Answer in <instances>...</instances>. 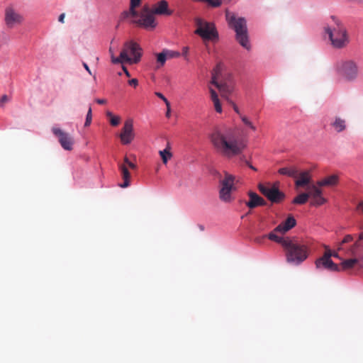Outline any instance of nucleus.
I'll return each mask as SVG.
<instances>
[{
    "label": "nucleus",
    "instance_id": "1",
    "mask_svg": "<svg viewBox=\"0 0 363 363\" xmlns=\"http://www.w3.org/2000/svg\"><path fill=\"white\" fill-rule=\"evenodd\" d=\"M213 144L216 150L226 158L238 156L242 164L247 160L243 154L247 147L244 138L231 128L216 132Z\"/></svg>",
    "mask_w": 363,
    "mask_h": 363
},
{
    "label": "nucleus",
    "instance_id": "2",
    "mask_svg": "<svg viewBox=\"0 0 363 363\" xmlns=\"http://www.w3.org/2000/svg\"><path fill=\"white\" fill-rule=\"evenodd\" d=\"M264 238L281 245L286 252V262L293 266L301 264L308 257V252L303 245L294 242L288 237L277 235L274 230L264 235Z\"/></svg>",
    "mask_w": 363,
    "mask_h": 363
},
{
    "label": "nucleus",
    "instance_id": "3",
    "mask_svg": "<svg viewBox=\"0 0 363 363\" xmlns=\"http://www.w3.org/2000/svg\"><path fill=\"white\" fill-rule=\"evenodd\" d=\"M225 20L229 28L235 32V41L243 49L250 51L252 45L246 18L243 16H239L235 13L227 11Z\"/></svg>",
    "mask_w": 363,
    "mask_h": 363
},
{
    "label": "nucleus",
    "instance_id": "4",
    "mask_svg": "<svg viewBox=\"0 0 363 363\" xmlns=\"http://www.w3.org/2000/svg\"><path fill=\"white\" fill-rule=\"evenodd\" d=\"M195 33L204 42L217 43L220 40V35L215 23L208 21L199 20Z\"/></svg>",
    "mask_w": 363,
    "mask_h": 363
},
{
    "label": "nucleus",
    "instance_id": "5",
    "mask_svg": "<svg viewBox=\"0 0 363 363\" xmlns=\"http://www.w3.org/2000/svg\"><path fill=\"white\" fill-rule=\"evenodd\" d=\"M325 35H328V38L334 48H343L349 42L347 32L344 28H332L328 25L324 27V37Z\"/></svg>",
    "mask_w": 363,
    "mask_h": 363
},
{
    "label": "nucleus",
    "instance_id": "6",
    "mask_svg": "<svg viewBox=\"0 0 363 363\" xmlns=\"http://www.w3.org/2000/svg\"><path fill=\"white\" fill-rule=\"evenodd\" d=\"M336 72L340 77L348 82L354 81L358 73V67L352 60L337 62L335 65Z\"/></svg>",
    "mask_w": 363,
    "mask_h": 363
},
{
    "label": "nucleus",
    "instance_id": "7",
    "mask_svg": "<svg viewBox=\"0 0 363 363\" xmlns=\"http://www.w3.org/2000/svg\"><path fill=\"white\" fill-rule=\"evenodd\" d=\"M52 133L58 139L63 150L71 151L73 149L74 140L68 133L59 127H52Z\"/></svg>",
    "mask_w": 363,
    "mask_h": 363
},
{
    "label": "nucleus",
    "instance_id": "8",
    "mask_svg": "<svg viewBox=\"0 0 363 363\" xmlns=\"http://www.w3.org/2000/svg\"><path fill=\"white\" fill-rule=\"evenodd\" d=\"M135 133L133 126V120L127 119L123 125L122 131L119 135L121 143L124 145H130L134 140Z\"/></svg>",
    "mask_w": 363,
    "mask_h": 363
},
{
    "label": "nucleus",
    "instance_id": "9",
    "mask_svg": "<svg viewBox=\"0 0 363 363\" xmlns=\"http://www.w3.org/2000/svg\"><path fill=\"white\" fill-rule=\"evenodd\" d=\"M123 48L128 51V55L132 57L133 64L140 62L143 52L139 43L133 40H129L124 43Z\"/></svg>",
    "mask_w": 363,
    "mask_h": 363
},
{
    "label": "nucleus",
    "instance_id": "10",
    "mask_svg": "<svg viewBox=\"0 0 363 363\" xmlns=\"http://www.w3.org/2000/svg\"><path fill=\"white\" fill-rule=\"evenodd\" d=\"M259 190L272 203H279L286 199V194L277 186H262Z\"/></svg>",
    "mask_w": 363,
    "mask_h": 363
},
{
    "label": "nucleus",
    "instance_id": "11",
    "mask_svg": "<svg viewBox=\"0 0 363 363\" xmlns=\"http://www.w3.org/2000/svg\"><path fill=\"white\" fill-rule=\"evenodd\" d=\"M220 188L219 189V198L222 201L230 203L233 201L232 192L236 191L237 187L235 184L227 182V181H220Z\"/></svg>",
    "mask_w": 363,
    "mask_h": 363
},
{
    "label": "nucleus",
    "instance_id": "12",
    "mask_svg": "<svg viewBox=\"0 0 363 363\" xmlns=\"http://www.w3.org/2000/svg\"><path fill=\"white\" fill-rule=\"evenodd\" d=\"M331 257V254H325L318 258L315 262L316 269H319L323 268L330 272H338L340 268L337 264L333 261Z\"/></svg>",
    "mask_w": 363,
    "mask_h": 363
},
{
    "label": "nucleus",
    "instance_id": "13",
    "mask_svg": "<svg viewBox=\"0 0 363 363\" xmlns=\"http://www.w3.org/2000/svg\"><path fill=\"white\" fill-rule=\"evenodd\" d=\"M146 15H142L137 21V23L146 30H152L155 29L158 23L154 16V14L149 10Z\"/></svg>",
    "mask_w": 363,
    "mask_h": 363
},
{
    "label": "nucleus",
    "instance_id": "14",
    "mask_svg": "<svg viewBox=\"0 0 363 363\" xmlns=\"http://www.w3.org/2000/svg\"><path fill=\"white\" fill-rule=\"evenodd\" d=\"M309 197H312L314 200V204L317 206H322L327 202V199L323 196V190L320 186L315 185L311 186V191L308 193Z\"/></svg>",
    "mask_w": 363,
    "mask_h": 363
},
{
    "label": "nucleus",
    "instance_id": "15",
    "mask_svg": "<svg viewBox=\"0 0 363 363\" xmlns=\"http://www.w3.org/2000/svg\"><path fill=\"white\" fill-rule=\"evenodd\" d=\"M22 21L23 17L13 9H10L6 11L5 23L8 27L11 28L15 24L21 23Z\"/></svg>",
    "mask_w": 363,
    "mask_h": 363
},
{
    "label": "nucleus",
    "instance_id": "16",
    "mask_svg": "<svg viewBox=\"0 0 363 363\" xmlns=\"http://www.w3.org/2000/svg\"><path fill=\"white\" fill-rule=\"evenodd\" d=\"M154 15H162L169 16L173 13L172 10L169 8L168 3L166 0H160L157 6L150 11Z\"/></svg>",
    "mask_w": 363,
    "mask_h": 363
},
{
    "label": "nucleus",
    "instance_id": "17",
    "mask_svg": "<svg viewBox=\"0 0 363 363\" xmlns=\"http://www.w3.org/2000/svg\"><path fill=\"white\" fill-rule=\"evenodd\" d=\"M250 200L246 202V206L250 208H255L258 206H263L265 205L264 200L261 198L257 193L250 191L249 193Z\"/></svg>",
    "mask_w": 363,
    "mask_h": 363
},
{
    "label": "nucleus",
    "instance_id": "18",
    "mask_svg": "<svg viewBox=\"0 0 363 363\" xmlns=\"http://www.w3.org/2000/svg\"><path fill=\"white\" fill-rule=\"evenodd\" d=\"M342 264L345 269H350L353 267H362L363 261L362 259L359 257H352L344 259L342 262Z\"/></svg>",
    "mask_w": 363,
    "mask_h": 363
},
{
    "label": "nucleus",
    "instance_id": "19",
    "mask_svg": "<svg viewBox=\"0 0 363 363\" xmlns=\"http://www.w3.org/2000/svg\"><path fill=\"white\" fill-rule=\"evenodd\" d=\"M298 177H300V178L295 181L296 186H303L310 184L311 177L307 171H299Z\"/></svg>",
    "mask_w": 363,
    "mask_h": 363
},
{
    "label": "nucleus",
    "instance_id": "20",
    "mask_svg": "<svg viewBox=\"0 0 363 363\" xmlns=\"http://www.w3.org/2000/svg\"><path fill=\"white\" fill-rule=\"evenodd\" d=\"M338 177L335 174L330 175L326 179L318 181L317 185L319 186H337L338 184Z\"/></svg>",
    "mask_w": 363,
    "mask_h": 363
},
{
    "label": "nucleus",
    "instance_id": "21",
    "mask_svg": "<svg viewBox=\"0 0 363 363\" xmlns=\"http://www.w3.org/2000/svg\"><path fill=\"white\" fill-rule=\"evenodd\" d=\"M159 155L162 160V162L164 164H167L173 156L171 152V147L169 143H167L165 148L159 151Z\"/></svg>",
    "mask_w": 363,
    "mask_h": 363
},
{
    "label": "nucleus",
    "instance_id": "22",
    "mask_svg": "<svg viewBox=\"0 0 363 363\" xmlns=\"http://www.w3.org/2000/svg\"><path fill=\"white\" fill-rule=\"evenodd\" d=\"M280 174L291 177L296 178L299 174V170L296 167H282L279 169Z\"/></svg>",
    "mask_w": 363,
    "mask_h": 363
},
{
    "label": "nucleus",
    "instance_id": "23",
    "mask_svg": "<svg viewBox=\"0 0 363 363\" xmlns=\"http://www.w3.org/2000/svg\"><path fill=\"white\" fill-rule=\"evenodd\" d=\"M168 56L167 55V52H165V50L163 49L162 52L157 54V63L158 65V67H162L166 63L167 60H168Z\"/></svg>",
    "mask_w": 363,
    "mask_h": 363
},
{
    "label": "nucleus",
    "instance_id": "24",
    "mask_svg": "<svg viewBox=\"0 0 363 363\" xmlns=\"http://www.w3.org/2000/svg\"><path fill=\"white\" fill-rule=\"evenodd\" d=\"M308 198H309V194L301 193L294 199L293 203H294L296 204L302 205V204H304L306 203Z\"/></svg>",
    "mask_w": 363,
    "mask_h": 363
},
{
    "label": "nucleus",
    "instance_id": "25",
    "mask_svg": "<svg viewBox=\"0 0 363 363\" xmlns=\"http://www.w3.org/2000/svg\"><path fill=\"white\" fill-rule=\"evenodd\" d=\"M282 224L285 228V232H288L296 226V220L293 216H290Z\"/></svg>",
    "mask_w": 363,
    "mask_h": 363
},
{
    "label": "nucleus",
    "instance_id": "26",
    "mask_svg": "<svg viewBox=\"0 0 363 363\" xmlns=\"http://www.w3.org/2000/svg\"><path fill=\"white\" fill-rule=\"evenodd\" d=\"M333 125L336 128L338 133L343 131L346 128L345 121L340 119V118H337L335 120Z\"/></svg>",
    "mask_w": 363,
    "mask_h": 363
},
{
    "label": "nucleus",
    "instance_id": "27",
    "mask_svg": "<svg viewBox=\"0 0 363 363\" xmlns=\"http://www.w3.org/2000/svg\"><path fill=\"white\" fill-rule=\"evenodd\" d=\"M119 58L121 59V62L125 61L127 62L133 63V62H132V57L128 55V51L124 48L123 50L120 52Z\"/></svg>",
    "mask_w": 363,
    "mask_h": 363
},
{
    "label": "nucleus",
    "instance_id": "28",
    "mask_svg": "<svg viewBox=\"0 0 363 363\" xmlns=\"http://www.w3.org/2000/svg\"><path fill=\"white\" fill-rule=\"evenodd\" d=\"M91 121H92V109H91V106H89V110H88V111L86 113V115L84 126L85 128L89 127L91 125Z\"/></svg>",
    "mask_w": 363,
    "mask_h": 363
},
{
    "label": "nucleus",
    "instance_id": "29",
    "mask_svg": "<svg viewBox=\"0 0 363 363\" xmlns=\"http://www.w3.org/2000/svg\"><path fill=\"white\" fill-rule=\"evenodd\" d=\"M119 169L121 174L122 179H130V173L126 167L122 164H119Z\"/></svg>",
    "mask_w": 363,
    "mask_h": 363
},
{
    "label": "nucleus",
    "instance_id": "30",
    "mask_svg": "<svg viewBox=\"0 0 363 363\" xmlns=\"http://www.w3.org/2000/svg\"><path fill=\"white\" fill-rule=\"evenodd\" d=\"M169 59L181 57V52L177 50H172L164 48Z\"/></svg>",
    "mask_w": 363,
    "mask_h": 363
},
{
    "label": "nucleus",
    "instance_id": "31",
    "mask_svg": "<svg viewBox=\"0 0 363 363\" xmlns=\"http://www.w3.org/2000/svg\"><path fill=\"white\" fill-rule=\"evenodd\" d=\"M189 51H190V48L189 46H184L182 49V52H181V56H182L184 57V59L186 61V62H190V59H189Z\"/></svg>",
    "mask_w": 363,
    "mask_h": 363
},
{
    "label": "nucleus",
    "instance_id": "32",
    "mask_svg": "<svg viewBox=\"0 0 363 363\" xmlns=\"http://www.w3.org/2000/svg\"><path fill=\"white\" fill-rule=\"evenodd\" d=\"M109 115L111 116V124L113 126H118L121 122V118L119 116L113 115L111 113H109Z\"/></svg>",
    "mask_w": 363,
    "mask_h": 363
},
{
    "label": "nucleus",
    "instance_id": "33",
    "mask_svg": "<svg viewBox=\"0 0 363 363\" xmlns=\"http://www.w3.org/2000/svg\"><path fill=\"white\" fill-rule=\"evenodd\" d=\"M235 176L226 172H225V178L222 181H227L228 183L235 184Z\"/></svg>",
    "mask_w": 363,
    "mask_h": 363
},
{
    "label": "nucleus",
    "instance_id": "34",
    "mask_svg": "<svg viewBox=\"0 0 363 363\" xmlns=\"http://www.w3.org/2000/svg\"><path fill=\"white\" fill-rule=\"evenodd\" d=\"M124 163L126 166H128L129 168L132 169H135L137 168L136 164L131 161L128 157H125L124 158Z\"/></svg>",
    "mask_w": 363,
    "mask_h": 363
},
{
    "label": "nucleus",
    "instance_id": "35",
    "mask_svg": "<svg viewBox=\"0 0 363 363\" xmlns=\"http://www.w3.org/2000/svg\"><path fill=\"white\" fill-rule=\"evenodd\" d=\"M210 98L213 102L218 101L219 99L217 92L213 89H209Z\"/></svg>",
    "mask_w": 363,
    "mask_h": 363
},
{
    "label": "nucleus",
    "instance_id": "36",
    "mask_svg": "<svg viewBox=\"0 0 363 363\" xmlns=\"http://www.w3.org/2000/svg\"><path fill=\"white\" fill-rule=\"evenodd\" d=\"M111 52V61L113 65H118L121 63V59L119 57H116L114 54L112 52L111 48H110Z\"/></svg>",
    "mask_w": 363,
    "mask_h": 363
},
{
    "label": "nucleus",
    "instance_id": "37",
    "mask_svg": "<svg viewBox=\"0 0 363 363\" xmlns=\"http://www.w3.org/2000/svg\"><path fill=\"white\" fill-rule=\"evenodd\" d=\"M123 182L118 184V186L122 189H125L130 186L131 182L130 179H123Z\"/></svg>",
    "mask_w": 363,
    "mask_h": 363
},
{
    "label": "nucleus",
    "instance_id": "38",
    "mask_svg": "<svg viewBox=\"0 0 363 363\" xmlns=\"http://www.w3.org/2000/svg\"><path fill=\"white\" fill-rule=\"evenodd\" d=\"M242 123L247 126L250 128H254L253 124L251 122V121L246 116H242L241 117Z\"/></svg>",
    "mask_w": 363,
    "mask_h": 363
},
{
    "label": "nucleus",
    "instance_id": "39",
    "mask_svg": "<svg viewBox=\"0 0 363 363\" xmlns=\"http://www.w3.org/2000/svg\"><path fill=\"white\" fill-rule=\"evenodd\" d=\"M156 96L160 98V99H162L164 103L165 104L167 105V107H169L170 106V103L169 101H168V99L165 97V96L161 93V92H157L156 93Z\"/></svg>",
    "mask_w": 363,
    "mask_h": 363
},
{
    "label": "nucleus",
    "instance_id": "40",
    "mask_svg": "<svg viewBox=\"0 0 363 363\" xmlns=\"http://www.w3.org/2000/svg\"><path fill=\"white\" fill-rule=\"evenodd\" d=\"M213 103L214 108H215L216 111L219 113H222L223 108H222V106H221V103H220V100H218V101H214Z\"/></svg>",
    "mask_w": 363,
    "mask_h": 363
},
{
    "label": "nucleus",
    "instance_id": "41",
    "mask_svg": "<svg viewBox=\"0 0 363 363\" xmlns=\"http://www.w3.org/2000/svg\"><path fill=\"white\" fill-rule=\"evenodd\" d=\"M135 7L136 6H133V4H130V9L128 10H127L130 16H138V13L135 10Z\"/></svg>",
    "mask_w": 363,
    "mask_h": 363
},
{
    "label": "nucleus",
    "instance_id": "42",
    "mask_svg": "<svg viewBox=\"0 0 363 363\" xmlns=\"http://www.w3.org/2000/svg\"><path fill=\"white\" fill-rule=\"evenodd\" d=\"M9 100V96L6 94H4L0 99V107H3L4 104L8 102Z\"/></svg>",
    "mask_w": 363,
    "mask_h": 363
},
{
    "label": "nucleus",
    "instance_id": "43",
    "mask_svg": "<svg viewBox=\"0 0 363 363\" xmlns=\"http://www.w3.org/2000/svg\"><path fill=\"white\" fill-rule=\"evenodd\" d=\"M274 231L275 233H286L285 232V228H284V225L282 223L278 225L277 226L275 227Z\"/></svg>",
    "mask_w": 363,
    "mask_h": 363
},
{
    "label": "nucleus",
    "instance_id": "44",
    "mask_svg": "<svg viewBox=\"0 0 363 363\" xmlns=\"http://www.w3.org/2000/svg\"><path fill=\"white\" fill-rule=\"evenodd\" d=\"M128 84H129L130 86H132L136 87V86L138 85V80L136 78L130 79L128 81Z\"/></svg>",
    "mask_w": 363,
    "mask_h": 363
},
{
    "label": "nucleus",
    "instance_id": "45",
    "mask_svg": "<svg viewBox=\"0 0 363 363\" xmlns=\"http://www.w3.org/2000/svg\"><path fill=\"white\" fill-rule=\"evenodd\" d=\"M82 66L90 75H92V72L86 62H82Z\"/></svg>",
    "mask_w": 363,
    "mask_h": 363
},
{
    "label": "nucleus",
    "instance_id": "46",
    "mask_svg": "<svg viewBox=\"0 0 363 363\" xmlns=\"http://www.w3.org/2000/svg\"><path fill=\"white\" fill-rule=\"evenodd\" d=\"M95 101L96 103H97L98 104H100V105H104L105 104H106V100L104 99H95Z\"/></svg>",
    "mask_w": 363,
    "mask_h": 363
},
{
    "label": "nucleus",
    "instance_id": "47",
    "mask_svg": "<svg viewBox=\"0 0 363 363\" xmlns=\"http://www.w3.org/2000/svg\"><path fill=\"white\" fill-rule=\"evenodd\" d=\"M333 21L339 27L340 26V21L337 19V18L335 16H331Z\"/></svg>",
    "mask_w": 363,
    "mask_h": 363
},
{
    "label": "nucleus",
    "instance_id": "48",
    "mask_svg": "<svg viewBox=\"0 0 363 363\" xmlns=\"http://www.w3.org/2000/svg\"><path fill=\"white\" fill-rule=\"evenodd\" d=\"M65 13H60L58 16V21L63 23L65 22Z\"/></svg>",
    "mask_w": 363,
    "mask_h": 363
},
{
    "label": "nucleus",
    "instance_id": "49",
    "mask_svg": "<svg viewBox=\"0 0 363 363\" xmlns=\"http://www.w3.org/2000/svg\"><path fill=\"white\" fill-rule=\"evenodd\" d=\"M140 1L141 0H130V4H133V6H138Z\"/></svg>",
    "mask_w": 363,
    "mask_h": 363
},
{
    "label": "nucleus",
    "instance_id": "50",
    "mask_svg": "<svg viewBox=\"0 0 363 363\" xmlns=\"http://www.w3.org/2000/svg\"><path fill=\"white\" fill-rule=\"evenodd\" d=\"M123 72H124L125 74L127 77H130V73L129 72V71L128 70V69L125 67H123Z\"/></svg>",
    "mask_w": 363,
    "mask_h": 363
},
{
    "label": "nucleus",
    "instance_id": "51",
    "mask_svg": "<svg viewBox=\"0 0 363 363\" xmlns=\"http://www.w3.org/2000/svg\"><path fill=\"white\" fill-rule=\"evenodd\" d=\"M122 16H123L124 18H128L130 15L129 14V13L128 12V11H123V13H122Z\"/></svg>",
    "mask_w": 363,
    "mask_h": 363
},
{
    "label": "nucleus",
    "instance_id": "52",
    "mask_svg": "<svg viewBox=\"0 0 363 363\" xmlns=\"http://www.w3.org/2000/svg\"><path fill=\"white\" fill-rule=\"evenodd\" d=\"M247 167H249L250 169H251L253 171H255V172L257 171V169L255 166H253L252 164H250Z\"/></svg>",
    "mask_w": 363,
    "mask_h": 363
},
{
    "label": "nucleus",
    "instance_id": "53",
    "mask_svg": "<svg viewBox=\"0 0 363 363\" xmlns=\"http://www.w3.org/2000/svg\"><path fill=\"white\" fill-rule=\"evenodd\" d=\"M250 164H251V163L249 162V160H245V162H244V163H243L242 164H244V165H245V166L248 167Z\"/></svg>",
    "mask_w": 363,
    "mask_h": 363
},
{
    "label": "nucleus",
    "instance_id": "54",
    "mask_svg": "<svg viewBox=\"0 0 363 363\" xmlns=\"http://www.w3.org/2000/svg\"><path fill=\"white\" fill-rule=\"evenodd\" d=\"M78 173L77 172H73L72 174H73V178L74 180H76L77 177H78Z\"/></svg>",
    "mask_w": 363,
    "mask_h": 363
},
{
    "label": "nucleus",
    "instance_id": "55",
    "mask_svg": "<svg viewBox=\"0 0 363 363\" xmlns=\"http://www.w3.org/2000/svg\"><path fill=\"white\" fill-rule=\"evenodd\" d=\"M198 227L199 228V229H200L201 230H202V231H203V230H204V225H201V224H199V225H198Z\"/></svg>",
    "mask_w": 363,
    "mask_h": 363
},
{
    "label": "nucleus",
    "instance_id": "56",
    "mask_svg": "<svg viewBox=\"0 0 363 363\" xmlns=\"http://www.w3.org/2000/svg\"><path fill=\"white\" fill-rule=\"evenodd\" d=\"M332 257H338V254L337 252H331Z\"/></svg>",
    "mask_w": 363,
    "mask_h": 363
},
{
    "label": "nucleus",
    "instance_id": "57",
    "mask_svg": "<svg viewBox=\"0 0 363 363\" xmlns=\"http://www.w3.org/2000/svg\"><path fill=\"white\" fill-rule=\"evenodd\" d=\"M213 82L214 83L215 85L218 86V84L215 79L213 80Z\"/></svg>",
    "mask_w": 363,
    "mask_h": 363
},
{
    "label": "nucleus",
    "instance_id": "58",
    "mask_svg": "<svg viewBox=\"0 0 363 363\" xmlns=\"http://www.w3.org/2000/svg\"><path fill=\"white\" fill-rule=\"evenodd\" d=\"M235 112H236V113H239V109H238V107H235Z\"/></svg>",
    "mask_w": 363,
    "mask_h": 363
},
{
    "label": "nucleus",
    "instance_id": "59",
    "mask_svg": "<svg viewBox=\"0 0 363 363\" xmlns=\"http://www.w3.org/2000/svg\"><path fill=\"white\" fill-rule=\"evenodd\" d=\"M220 6L222 5V3H223V1L222 0H220Z\"/></svg>",
    "mask_w": 363,
    "mask_h": 363
},
{
    "label": "nucleus",
    "instance_id": "60",
    "mask_svg": "<svg viewBox=\"0 0 363 363\" xmlns=\"http://www.w3.org/2000/svg\"><path fill=\"white\" fill-rule=\"evenodd\" d=\"M362 208H363V202L362 203Z\"/></svg>",
    "mask_w": 363,
    "mask_h": 363
}]
</instances>
